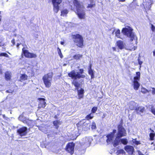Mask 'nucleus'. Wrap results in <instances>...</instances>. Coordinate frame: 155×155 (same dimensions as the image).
<instances>
[{
    "label": "nucleus",
    "instance_id": "obj_31",
    "mask_svg": "<svg viewBox=\"0 0 155 155\" xmlns=\"http://www.w3.org/2000/svg\"><path fill=\"white\" fill-rule=\"evenodd\" d=\"M94 117V115L93 114L91 113L86 116V118L87 120H89L93 118Z\"/></svg>",
    "mask_w": 155,
    "mask_h": 155
},
{
    "label": "nucleus",
    "instance_id": "obj_24",
    "mask_svg": "<svg viewBox=\"0 0 155 155\" xmlns=\"http://www.w3.org/2000/svg\"><path fill=\"white\" fill-rule=\"evenodd\" d=\"M114 32H115L116 36L118 38H120V31L119 29L114 30L112 34H114Z\"/></svg>",
    "mask_w": 155,
    "mask_h": 155
},
{
    "label": "nucleus",
    "instance_id": "obj_12",
    "mask_svg": "<svg viewBox=\"0 0 155 155\" xmlns=\"http://www.w3.org/2000/svg\"><path fill=\"white\" fill-rule=\"evenodd\" d=\"M27 128L26 127H24L17 130V133L18 134L21 136H24L26 135L27 132Z\"/></svg>",
    "mask_w": 155,
    "mask_h": 155
},
{
    "label": "nucleus",
    "instance_id": "obj_22",
    "mask_svg": "<svg viewBox=\"0 0 155 155\" xmlns=\"http://www.w3.org/2000/svg\"><path fill=\"white\" fill-rule=\"evenodd\" d=\"M133 85L134 89L135 90H137L140 86V84L138 82H133Z\"/></svg>",
    "mask_w": 155,
    "mask_h": 155
},
{
    "label": "nucleus",
    "instance_id": "obj_37",
    "mask_svg": "<svg viewBox=\"0 0 155 155\" xmlns=\"http://www.w3.org/2000/svg\"><path fill=\"white\" fill-rule=\"evenodd\" d=\"M132 142L133 143H135L136 145L139 144L140 143V141H137L136 139H133Z\"/></svg>",
    "mask_w": 155,
    "mask_h": 155
},
{
    "label": "nucleus",
    "instance_id": "obj_23",
    "mask_svg": "<svg viewBox=\"0 0 155 155\" xmlns=\"http://www.w3.org/2000/svg\"><path fill=\"white\" fill-rule=\"evenodd\" d=\"M28 76L25 74H21L20 78V81H23L27 79Z\"/></svg>",
    "mask_w": 155,
    "mask_h": 155
},
{
    "label": "nucleus",
    "instance_id": "obj_39",
    "mask_svg": "<svg viewBox=\"0 0 155 155\" xmlns=\"http://www.w3.org/2000/svg\"><path fill=\"white\" fill-rule=\"evenodd\" d=\"M97 110V107H94L92 109V113H94L96 112Z\"/></svg>",
    "mask_w": 155,
    "mask_h": 155
},
{
    "label": "nucleus",
    "instance_id": "obj_57",
    "mask_svg": "<svg viewBox=\"0 0 155 155\" xmlns=\"http://www.w3.org/2000/svg\"><path fill=\"white\" fill-rule=\"evenodd\" d=\"M1 16H0V21H1Z\"/></svg>",
    "mask_w": 155,
    "mask_h": 155
},
{
    "label": "nucleus",
    "instance_id": "obj_34",
    "mask_svg": "<svg viewBox=\"0 0 155 155\" xmlns=\"http://www.w3.org/2000/svg\"><path fill=\"white\" fill-rule=\"evenodd\" d=\"M141 91L143 93H145L147 92H149V91L147 90L143 87L141 88Z\"/></svg>",
    "mask_w": 155,
    "mask_h": 155
},
{
    "label": "nucleus",
    "instance_id": "obj_10",
    "mask_svg": "<svg viewBox=\"0 0 155 155\" xmlns=\"http://www.w3.org/2000/svg\"><path fill=\"white\" fill-rule=\"evenodd\" d=\"M18 119L24 123H26L29 126H32L33 125V124H32V123L33 122V120L26 119V118L23 116L22 115H20L18 117Z\"/></svg>",
    "mask_w": 155,
    "mask_h": 155
},
{
    "label": "nucleus",
    "instance_id": "obj_19",
    "mask_svg": "<svg viewBox=\"0 0 155 155\" xmlns=\"http://www.w3.org/2000/svg\"><path fill=\"white\" fill-rule=\"evenodd\" d=\"M77 90L78 92V98L80 99L83 98L84 93V90L82 88H81L79 90L78 89Z\"/></svg>",
    "mask_w": 155,
    "mask_h": 155
},
{
    "label": "nucleus",
    "instance_id": "obj_43",
    "mask_svg": "<svg viewBox=\"0 0 155 155\" xmlns=\"http://www.w3.org/2000/svg\"><path fill=\"white\" fill-rule=\"evenodd\" d=\"M138 64H139L140 65V68L141 67V65L142 64L143 62L142 61H140V59L138 58Z\"/></svg>",
    "mask_w": 155,
    "mask_h": 155
},
{
    "label": "nucleus",
    "instance_id": "obj_11",
    "mask_svg": "<svg viewBox=\"0 0 155 155\" xmlns=\"http://www.w3.org/2000/svg\"><path fill=\"white\" fill-rule=\"evenodd\" d=\"M74 144L73 142L69 143L67 145L66 150L71 154L74 153Z\"/></svg>",
    "mask_w": 155,
    "mask_h": 155
},
{
    "label": "nucleus",
    "instance_id": "obj_49",
    "mask_svg": "<svg viewBox=\"0 0 155 155\" xmlns=\"http://www.w3.org/2000/svg\"><path fill=\"white\" fill-rule=\"evenodd\" d=\"M21 43H17V47L18 48L19 46L21 45Z\"/></svg>",
    "mask_w": 155,
    "mask_h": 155
},
{
    "label": "nucleus",
    "instance_id": "obj_8",
    "mask_svg": "<svg viewBox=\"0 0 155 155\" xmlns=\"http://www.w3.org/2000/svg\"><path fill=\"white\" fill-rule=\"evenodd\" d=\"M53 5V10L54 12L57 13L59 10V7L62 0H52Z\"/></svg>",
    "mask_w": 155,
    "mask_h": 155
},
{
    "label": "nucleus",
    "instance_id": "obj_33",
    "mask_svg": "<svg viewBox=\"0 0 155 155\" xmlns=\"http://www.w3.org/2000/svg\"><path fill=\"white\" fill-rule=\"evenodd\" d=\"M137 48V47L132 45L131 47H130L128 48L127 49L128 50L131 51H134Z\"/></svg>",
    "mask_w": 155,
    "mask_h": 155
},
{
    "label": "nucleus",
    "instance_id": "obj_5",
    "mask_svg": "<svg viewBox=\"0 0 155 155\" xmlns=\"http://www.w3.org/2000/svg\"><path fill=\"white\" fill-rule=\"evenodd\" d=\"M72 38L77 46L80 48L83 46V40L82 37L78 34L72 35Z\"/></svg>",
    "mask_w": 155,
    "mask_h": 155
},
{
    "label": "nucleus",
    "instance_id": "obj_50",
    "mask_svg": "<svg viewBox=\"0 0 155 155\" xmlns=\"http://www.w3.org/2000/svg\"><path fill=\"white\" fill-rule=\"evenodd\" d=\"M112 49L114 51H116V48L115 47H113L112 48Z\"/></svg>",
    "mask_w": 155,
    "mask_h": 155
},
{
    "label": "nucleus",
    "instance_id": "obj_2",
    "mask_svg": "<svg viewBox=\"0 0 155 155\" xmlns=\"http://www.w3.org/2000/svg\"><path fill=\"white\" fill-rule=\"evenodd\" d=\"M73 3L76 9L77 12H75L77 13L79 18L84 19L85 18V13L82 3L77 0H74Z\"/></svg>",
    "mask_w": 155,
    "mask_h": 155
},
{
    "label": "nucleus",
    "instance_id": "obj_61",
    "mask_svg": "<svg viewBox=\"0 0 155 155\" xmlns=\"http://www.w3.org/2000/svg\"><path fill=\"white\" fill-rule=\"evenodd\" d=\"M153 144V143H151V144Z\"/></svg>",
    "mask_w": 155,
    "mask_h": 155
},
{
    "label": "nucleus",
    "instance_id": "obj_28",
    "mask_svg": "<svg viewBox=\"0 0 155 155\" xmlns=\"http://www.w3.org/2000/svg\"><path fill=\"white\" fill-rule=\"evenodd\" d=\"M10 73L8 71L6 72L5 73V78L7 80H9L11 78Z\"/></svg>",
    "mask_w": 155,
    "mask_h": 155
},
{
    "label": "nucleus",
    "instance_id": "obj_3",
    "mask_svg": "<svg viewBox=\"0 0 155 155\" xmlns=\"http://www.w3.org/2000/svg\"><path fill=\"white\" fill-rule=\"evenodd\" d=\"M132 30L133 29L131 28L128 27L123 28L122 32L124 35L130 38L131 41H134V44L137 45V37L133 33Z\"/></svg>",
    "mask_w": 155,
    "mask_h": 155
},
{
    "label": "nucleus",
    "instance_id": "obj_1",
    "mask_svg": "<svg viewBox=\"0 0 155 155\" xmlns=\"http://www.w3.org/2000/svg\"><path fill=\"white\" fill-rule=\"evenodd\" d=\"M118 133L116 138L115 139L114 134L116 132V130H114L113 132L107 135L106 137L107 138V142L108 143H113L114 147H116L118 145L120 142V138L123 136H126L127 135L126 131L124 128H123L122 125H119L118 126Z\"/></svg>",
    "mask_w": 155,
    "mask_h": 155
},
{
    "label": "nucleus",
    "instance_id": "obj_4",
    "mask_svg": "<svg viewBox=\"0 0 155 155\" xmlns=\"http://www.w3.org/2000/svg\"><path fill=\"white\" fill-rule=\"evenodd\" d=\"M53 75V73L50 72L45 75L43 77V81L46 87L49 88L51 87Z\"/></svg>",
    "mask_w": 155,
    "mask_h": 155
},
{
    "label": "nucleus",
    "instance_id": "obj_30",
    "mask_svg": "<svg viewBox=\"0 0 155 155\" xmlns=\"http://www.w3.org/2000/svg\"><path fill=\"white\" fill-rule=\"evenodd\" d=\"M120 140V141L124 145H126L128 143V140L126 139H122Z\"/></svg>",
    "mask_w": 155,
    "mask_h": 155
},
{
    "label": "nucleus",
    "instance_id": "obj_32",
    "mask_svg": "<svg viewBox=\"0 0 155 155\" xmlns=\"http://www.w3.org/2000/svg\"><path fill=\"white\" fill-rule=\"evenodd\" d=\"M82 57V55H81L80 54H77L74 55L73 57L74 59L76 60H78L81 58Z\"/></svg>",
    "mask_w": 155,
    "mask_h": 155
},
{
    "label": "nucleus",
    "instance_id": "obj_27",
    "mask_svg": "<svg viewBox=\"0 0 155 155\" xmlns=\"http://www.w3.org/2000/svg\"><path fill=\"white\" fill-rule=\"evenodd\" d=\"M68 12V10L66 9L63 10L61 11V15L63 16H66L67 15Z\"/></svg>",
    "mask_w": 155,
    "mask_h": 155
},
{
    "label": "nucleus",
    "instance_id": "obj_40",
    "mask_svg": "<svg viewBox=\"0 0 155 155\" xmlns=\"http://www.w3.org/2000/svg\"><path fill=\"white\" fill-rule=\"evenodd\" d=\"M151 28L152 31L155 33V27L153 25H151Z\"/></svg>",
    "mask_w": 155,
    "mask_h": 155
},
{
    "label": "nucleus",
    "instance_id": "obj_52",
    "mask_svg": "<svg viewBox=\"0 0 155 155\" xmlns=\"http://www.w3.org/2000/svg\"><path fill=\"white\" fill-rule=\"evenodd\" d=\"M91 64H90V65L89 66V68L88 69V70L91 69Z\"/></svg>",
    "mask_w": 155,
    "mask_h": 155
},
{
    "label": "nucleus",
    "instance_id": "obj_54",
    "mask_svg": "<svg viewBox=\"0 0 155 155\" xmlns=\"http://www.w3.org/2000/svg\"><path fill=\"white\" fill-rule=\"evenodd\" d=\"M139 155H144L143 154L141 153L140 152L139 153Z\"/></svg>",
    "mask_w": 155,
    "mask_h": 155
},
{
    "label": "nucleus",
    "instance_id": "obj_45",
    "mask_svg": "<svg viewBox=\"0 0 155 155\" xmlns=\"http://www.w3.org/2000/svg\"><path fill=\"white\" fill-rule=\"evenodd\" d=\"M12 43L13 44V45H14L15 44V39H13L12 41Z\"/></svg>",
    "mask_w": 155,
    "mask_h": 155
},
{
    "label": "nucleus",
    "instance_id": "obj_58",
    "mask_svg": "<svg viewBox=\"0 0 155 155\" xmlns=\"http://www.w3.org/2000/svg\"><path fill=\"white\" fill-rule=\"evenodd\" d=\"M66 64H64V66H65L66 65Z\"/></svg>",
    "mask_w": 155,
    "mask_h": 155
},
{
    "label": "nucleus",
    "instance_id": "obj_51",
    "mask_svg": "<svg viewBox=\"0 0 155 155\" xmlns=\"http://www.w3.org/2000/svg\"><path fill=\"white\" fill-rule=\"evenodd\" d=\"M153 55L155 56V49L153 51Z\"/></svg>",
    "mask_w": 155,
    "mask_h": 155
},
{
    "label": "nucleus",
    "instance_id": "obj_42",
    "mask_svg": "<svg viewBox=\"0 0 155 155\" xmlns=\"http://www.w3.org/2000/svg\"><path fill=\"white\" fill-rule=\"evenodd\" d=\"M151 111V112L155 115V109L152 108Z\"/></svg>",
    "mask_w": 155,
    "mask_h": 155
},
{
    "label": "nucleus",
    "instance_id": "obj_46",
    "mask_svg": "<svg viewBox=\"0 0 155 155\" xmlns=\"http://www.w3.org/2000/svg\"><path fill=\"white\" fill-rule=\"evenodd\" d=\"M4 44L0 42V46H4Z\"/></svg>",
    "mask_w": 155,
    "mask_h": 155
},
{
    "label": "nucleus",
    "instance_id": "obj_55",
    "mask_svg": "<svg viewBox=\"0 0 155 155\" xmlns=\"http://www.w3.org/2000/svg\"><path fill=\"white\" fill-rule=\"evenodd\" d=\"M118 0L120 1L123 2H124L125 0Z\"/></svg>",
    "mask_w": 155,
    "mask_h": 155
},
{
    "label": "nucleus",
    "instance_id": "obj_41",
    "mask_svg": "<svg viewBox=\"0 0 155 155\" xmlns=\"http://www.w3.org/2000/svg\"><path fill=\"white\" fill-rule=\"evenodd\" d=\"M117 152L119 153H123L124 152V151L123 150H120L118 151Z\"/></svg>",
    "mask_w": 155,
    "mask_h": 155
},
{
    "label": "nucleus",
    "instance_id": "obj_14",
    "mask_svg": "<svg viewBox=\"0 0 155 155\" xmlns=\"http://www.w3.org/2000/svg\"><path fill=\"white\" fill-rule=\"evenodd\" d=\"M152 3L151 0H145L143 3L144 8L146 9L149 10L151 8V5Z\"/></svg>",
    "mask_w": 155,
    "mask_h": 155
},
{
    "label": "nucleus",
    "instance_id": "obj_60",
    "mask_svg": "<svg viewBox=\"0 0 155 155\" xmlns=\"http://www.w3.org/2000/svg\"><path fill=\"white\" fill-rule=\"evenodd\" d=\"M70 24H71V23H70Z\"/></svg>",
    "mask_w": 155,
    "mask_h": 155
},
{
    "label": "nucleus",
    "instance_id": "obj_21",
    "mask_svg": "<svg viewBox=\"0 0 155 155\" xmlns=\"http://www.w3.org/2000/svg\"><path fill=\"white\" fill-rule=\"evenodd\" d=\"M62 122L59 120H55L53 122V124L54 125L55 127L57 129H58L59 127V126L61 124Z\"/></svg>",
    "mask_w": 155,
    "mask_h": 155
},
{
    "label": "nucleus",
    "instance_id": "obj_6",
    "mask_svg": "<svg viewBox=\"0 0 155 155\" xmlns=\"http://www.w3.org/2000/svg\"><path fill=\"white\" fill-rule=\"evenodd\" d=\"M84 71L83 69H80V73L76 72L74 71H72L68 74L69 77L71 78L72 79H77L81 78H85V75H81Z\"/></svg>",
    "mask_w": 155,
    "mask_h": 155
},
{
    "label": "nucleus",
    "instance_id": "obj_29",
    "mask_svg": "<svg viewBox=\"0 0 155 155\" xmlns=\"http://www.w3.org/2000/svg\"><path fill=\"white\" fill-rule=\"evenodd\" d=\"M88 73L91 76V78H94L93 71L91 69H89Z\"/></svg>",
    "mask_w": 155,
    "mask_h": 155
},
{
    "label": "nucleus",
    "instance_id": "obj_20",
    "mask_svg": "<svg viewBox=\"0 0 155 155\" xmlns=\"http://www.w3.org/2000/svg\"><path fill=\"white\" fill-rule=\"evenodd\" d=\"M136 75L137 76L134 78V81L133 82H138V81L140 80V73L139 72H137Z\"/></svg>",
    "mask_w": 155,
    "mask_h": 155
},
{
    "label": "nucleus",
    "instance_id": "obj_48",
    "mask_svg": "<svg viewBox=\"0 0 155 155\" xmlns=\"http://www.w3.org/2000/svg\"><path fill=\"white\" fill-rule=\"evenodd\" d=\"M61 44L62 45H64V41L61 42Z\"/></svg>",
    "mask_w": 155,
    "mask_h": 155
},
{
    "label": "nucleus",
    "instance_id": "obj_15",
    "mask_svg": "<svg viewBox=\"0 0 155 155\" xmlns=\"http://www.w3.org/2000/svg\"><path fill=\"white\" fill-rule=\"evenodd\" d=\"M40 102L38 105L39 108H44L45 106L46 102H45V99L43 98H40L38 99Z\"/></svg>",
    "mask_w": 155,
    "mask_h": 155
},
{
    "label": "nucleus",
    "instance_id": "obj_38",
    "mask_svg": "<svg viewBox=\"0 0 155 155\" xmlns=\"http://www.w3.org/2000/svg\"><path fill=\"white\" fill-rule=\"evenodd\" d=\"M91 127L92 129H95L96 128V126L95 122H93L92 123Z\"/></svg>",
    "mask_w": 155,
    "mask_h": 155
},
{
    "label": "nucleus",
    "instance_id": "obj_59",
    "mask_svg": "<svg viewBox=\"0 0 155 155\" xmlns=\"http://www.w3.org/2000/svg\"><path fill=\"white\" fill-rule=\"evenodd\" d=\"M5 116V115H3V117H4Z\"/></svg>",
    "mask_w": 155,
    "mask_h": 155
},
{
    "label": "nucleus",
    "instance_id": "obj_53",
    "mask_svg": "<svg viewBox=\"0 0 155 155\" xmlns=\"http://www.w3.org/2000/svg\"><path fill=\"white\" fill-rule=\"evenodd\" d=\"M71 9L72 10H74V8H73L71 6Z\"/></svg>",
    "mask_w": 155,
    "mask_h": 155
},
{
    "label": "nucleus",
    "instance_id": "obj_9",
    "mask_svg": "<svg viewBox=\"0 0 155 155\" xmlns=\"http://www.w3.org/2000/svg\"><path fill=\"white\" fill-rule=\"evenodd\" d=\"M22 52L24 56L26 58H35L37 57L36 54L29 52L28 50H25L24 48H22Z\"/></svg>",
    "mask_w": 155,
    "mask_h": 155
},
{
    "label": "nucleus",
    "instance_id": "obj_47",
    "mask_svg": "<svg viewBox=\"0 0 155 155\" xmlns=\"http://www.w3.org/2000/svg\"><path fill=\"white\" fill-rule=\"evenodd\" d=\"M130 108L131 110H133L134 109V107H131V106L130 107Z\"/></svg>",
    "mask_w": 155,
    "mask_h": 155
},
{
    "label": "nucleus",
    "instance_id": "obj_44",
    "mask_svg": "<svg viewBox=\"0 0 155 155\" xmlns=\"http://www.w3.org/2000/svg\"><path fill=\"white\" fill-rule=\"evenodd\" d=\"M152 93L154 94H155V89L154 88H152Z\"/></svg>",
    "mask_w": 155,
    "mask_h": 155
},
{
    "label": "nucleus",
    "instance_id": "obj_35",
    "mask_svg": "<svg viewBox=\"0 0 155 155\" xmlns=\"http://www.w3.org/2000/svg\"><path fill=\"white\" fill-rule=\"evenodd\" d=\"M58 54L60 56V58H62L63 57V56L61 52L60 49L59 48H58Z\"/></svg>",
    "mask_w": 155,
    "mask_h": 155
},
{
    "label": "nucleus",
    "instance_id": "obj_25",
    "mask_svg": "<svg viewBox=\"0 0 155 155\" xmlns=\"http://www.w3.org/2000/svg\"><path fill=\"white\" fill-rule=\"evenodd\" d=\"M76 79H74L73 81L72 82V84L76 87L77 90L78 89V87L79 86V84L78 82L76 81Z\"/></svg>",
    "mask_w": 155,
    "mask_h": 155
},
{
    "label": "nucleus",
    "instance_id": "obj_13",
    "mask_svg": "<svg viewBox=\"0 0 155 155\" xmlns=\"http://www.w3.org/2000/svg\"><path fill=\"white\" fill-rule=\"evenodd\" d=\"M93 140V139L91 137H86L83 139L82 144L88 147L89 146L91 142Z\"/></svg>",
    "mask_w": 155,
    "mask_h": 155
},
{
    "label": "nucleus",
    "instance_id": "obj_36",
    "mask_svg": "<svg viewBox=\"0 0 155 155\" xmlns=\"http://www.w3.org/2000/svg\"><path fill=\"white\" fill-rule=\"evenodd\" d=\"M2 56H4L7 58L9 57L8 55L7 54L5 53H2L0 54V57Z\"/></svg>",
    "mask_w": 155,
    "mask_h": 155
},
{
    "label": "nucleus",
    "instance_id": "obj_17",
    "mask_svg": "<svg viewBox=\"0 0 155 155\" xmlns=\"http://www.w3.org/2000/svg\"><path fill=\"white\" fill-rule=\"evenodd\" d=\"M137 114H140L143 113L144 110V107H137L136 109Z\"/></svg>",
    "mask_w": 155,
    "mask_h": 155
},
{
    "label": "nucleus",
    "instance_id": "obj_56",
    "mask_svg": "<svg viewBox=\"0 0 155 155\" xmlns=\"http://www.w3.org/2000/svg\"><path fill=\"white\" fill-rule=\"evenodd\" d=\"M6 92H7V93H12V92H10L8 91H6Z\"/></svg>",
    "mask_w": 155,
    "mask_h": 155
},
{
    "label": "nucleus",
    "instance_id": "obj_26",
    "mask_svg": "<svg viewBox=\"0 0 155 155\" xmlns=\"http://www.w3.org/2000/svg\"><path fill=\"white\" fill-rule=\"evenodd\" d=\"M151 131L153 132L152 133H150L149 134V136L150 137V140H154V137L155 136V133H154V131L153 130H151Z\"/></svg>",
    "mask_w": 155,
    "mask_h": 155
},
{
    "label": "nucleus",
    "instance_id": "obj_18",
    "mask_svg": "<svg viewBox=\"0 0 155 155\" xmlns=\"http://www.w3.org/2000/svg\"><path fill=\"white\" fill-rule=\"evenodd\" d=\"M125 149L127 152L132 153L134 149L132 146H127L125 147Z\"/></svg>",
    "mask_w": 155,
    "mask_h": 155
},
{
    "label": "nucleus",
    "instance_id": "obj_16",
    "mask_svg": "<svg viewBox=\"0 0 155 155\" xmlns=\"http://www.w3.org/2000/svg\"><path fill=\"white\" fill-rule=\"evenodd\" d=\"M117 45L119 49H122L124 48L125 44L123 41H119L117 42Z\"/></svg>",
    "mask_w": 155,
    "mask_h": 155
},
{
    "label": "nucleus",
    "instance_id": "obj_7",
    "mask_svg": "<svg viewBox=\"0 0 155 155\" xmlns=\"http://www.w3.org/2000/svg\"><path fill=\"white\" fill-rule=\"evenodd\" d=\"M78 130L87 131L89 129L90 125L87 123L81 121L77 124Z\"/></svg>",
    "mask_w": 155,
    "mask_h": 155
}]
</instances>
